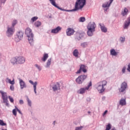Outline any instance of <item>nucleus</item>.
<instances>
[{"label":"nucleus","instance_id":"nucleus-15","mask_svg":"<svg viewBox=\"0 0 130 130\" xmlns=\"http://www.w3.org/2000/svg\"><path fill=\"white\" fill-rule=\"evenodd\" d=\"M60 31H61V27L60 26H57L56 28L51 30V33L56 34V33H58Z\"/></svg>","mask_w":130,"mask_h":130},{"label":"nucleus","instance_id":"nucleus-35","mask_svg":"<svg viewBox=\"0 0 130 130\" xmlns=\"http://www.w3.org/2000/svg\"><path fill=\"white\" fill-rule=\"evenodd\" d=\"M27 101L28 105H29L30 107H31V106H32L31 105L32 103L31 102V101L28 98H27Z\"/></svg>","mask_w":130,"mask_h":130},{"label":"nucleus","instance_id":"nucleus-50","mask_svg":"<svg viewBox=\"0 0 130 130\" xmlns=\"http://www.w3.org/2000/svg\"><path fill=\"white\" fill-rule=\"evenodd\" d=\"M19 104H24V101L23 100H20L19 101Z\"/></svg>","mask_w":130,"mask_h":130},{"label":"nucleus","instance_id":"nucleus-56","mask_svg":"<svg viewBox=\"0 0 130 130\" xmlns=\"http://www.w3.org/2000/svg\"><path fill=\"white\" fill-rule=\"evenodd\" d=\"M88 113L90 114V113H91V112L90 111H88Z\"/></svg>","mask_w":130,"mask_h":130},{"label":"nucleus","instance_id":"nucleus-6","mask_svg":"<svg viewBox=\"0 0 130 130\" xmlns=\"http://www.w3.org/2000/svg\"><path fill=\"white\" fill-rule=\"evenodd\" d=\"M87 79V75H81L79 76L76 79V82L77 84L81 85V84L83 83V82L85 81Z\"/></svg>","mask_w":130,"mask_h":130},{"label":"nucleus","instance_id":"nucleus-44","mask_svg":"<svg viewBox=\"0 0 130 130\" xmlns=\"http://www.w3.org/2000/svg\"><path fill=\"white\" fill-rule=\"evenodd\" d=\"M120 40L122 42H124V40H125V38H124L123 37H121L120 38Z\"/></svg>","mask_w":130,"mask_h":130},{"label":"nucleus","instance_id":"nucleus-34","mask_svg":"<svg viewBox=\"0 0 130 130\" xmlns=\"http://www.w3.org/2000/svg\"><path fill=\"white\" fill-rule=\"evenodd\" d=\"M81 46L84 48L85 47H87V46H88V44H87V43H83L81 44Z\"/></svg>","mask_w":130,"mask_h":130},{"label":"nucleus","instance_id":"nucleus-25","mask_svg":"<svg viewBox=\"0 0 130 130\" xmlns=\"http://www.w3.org/2000/svg\"><path fill=\"white\" fill-rule=\"evenodd\" d=\"M73 55L75 56V57H79V51H78V49H75L73 51Z\"/></svg>","mask_w":130,"mask_h":130},{"label":"nucleus","instance_id":"nucleus-22","mask_svg":"<svg viewBox=\"0 0 130 130\" xmlns=\"http://www.w3.org/2000/svg\"><path fill=\"white\" fill-rule=\"evenodd\" d=\"M48 54L47 53H44L43 54V57L42 58V60L44 62H45L46 61L47 58H48Z\"/></svg>","mask_w":130,"mask_h":130},{"label":"nucleus","instance_id":"nucleus-40","mask_svg":"<svg viewBox=\"0 0 130 130\" xmlns=\"http://www.w3.org/2000/svg\"><path fill=\"white\" fill-rule=\"evenodd\" d=\"M84 127V126H81L80 127H76L75 128V130H82V128H83Z\"/></svg>","mask_w":130,"mask_h":130},{"label":"nucleus","instance_id":"nucleus-43","mask_svg":"<svg viewBox=\"0 0 130 130\" xmlns=\"http://www.w3.org/2000/svg\"><path fill=\"white\" fill-rule=\"evenodd\" d=\"M6 0H0V8L2 7V4H5Z\"/></svg>","mask_w":130,"mask_h":130},{"label":"nucleus","instance_id":"nucleus-52","mask_svg":"<svg viewBox=\"0 0 130 130\" xmlns=\"http://www.w3.org/2000/svg\"><path fill=\"white\" fill-rule=\"evenodd\" d=\"M9 101H8L7 100V101L6 102H4V103H6V106H9Z\"/></svg>","mask_w":130,"mask_h":130},{"label":"nucleus","instance_id":"nucleus-51","mask_svg":"<svg viewBox=\"0 0 130 130\" xmlns=\"http://www.w3.org/2000/svg\"><path fill=\"white\" fill-rule=\"evenodd\" d=\"M107 112H108V111H107V110H106V111L104 112V113L103 114V116H105V115H106V113H107Z\"/></svg>","mask_w":130,"mask_h":130},{"label":"nucleus","instance_id":"nucleus-9","mask_svg":"<svg viewBox=\"0 0 130 130\" xmlns=\"http://www.w3.org/2000/svg\"><path fill=\"white\" fill-rule=\"evenodd\" d=\"M85 33L82 31H78L76 32V37L78 40H80L81 38L84 37Z\"/></svg>","mask_w":130,"mask_h":130},{"label":"nucleus","instance_id":"nucleus-41","mask_svg":"<svg viewBox=\"0 0 130 130\" xmlns=\"http://www.w3.org/2000/svg\"><path fill=\"white\" fill-rule=\"evenodd\" d=\"M16 24H17V21L16 20H13V22H12V27H15Z\"/></svg>","mask_w":130,"mask_h":130},{"label":"nucleus","instance_id":"nucleus-2","mask_svg":"<svg viewBox=\"0 0 130 130\" xmlns=\"http://www.w3.org/2000/svg\"><path fill=\"white\" fill-rule=\"evenodd\" d=\"M25 34L26 36L28 37V40L29 41L30 45H32L33 43H34V41H33V33L32 32V29L29 27L26 28L25 29Z\"/></svg>","mask_w":130,"mask_h":130},{"label":"nucleus","instance_id":"nucleus-42","mask_svg":"<svg viewBox=\"0 0 130 130\" xmlns=\"http://www.w3.org/2000/svg\"><path fill=\"white\" fill-rule=\"evenodd\" d=\"M9 100L11 103H14V99L13 98L11 97V96H9Z\"/></svg>","mask_w":130,"mask_h":130},{"label":"nucleus","instance_id":"nucleus-23","mask_svg":"<svg viewBox=\"0 0 130 130\" xmlns=\"http://www.w3.org/2000/svg\"><path fill=\"white\" fill-rule=\"evenodd\" d=\"M127 13H128V10L126 8H124V10H123L122 11L121 15H122V16H124L126 15Z\"/></svg>","mask_w":130,"mask_h":130},{"label":"nucleus","instance_id":"nucleus-38","mask_svg":"<svg viewBox=\"0 0 130 130\" xmlns=\"http://www.w3.org/2000/svg\"><path fill=\"white\" fill-rule=\"evenodd\" d=\"M85 20L86 19L85 18V17H80L79 19L80 22H85Z\"/></svg>","mask_w":130,"mask_h":130},{"label":"nucleus","instance_id":"nucleus-54","mask_svg":"<svg viewBox=\"0 0 130 130\" xmlns=\"http://www.w3.org/2000/svg\"><path fill=\"white\" fill-rule=\"evenodd\" d=\"M112 130H116L115 128H113Z\"/></svg>","mask_w":130,"mask_h":130},{"label":"nucleus","instance_id":"nucleus-46","mask_svg":"<svg viewBox=\"0 0 130 130\" xmlns=\"http://www.w3.org/2000/svg\"><path fill=\"white\" fill-rule=\"evenodd\" d=\"M15 108H16L17 111H18V112H19V113H20V114H22V112H21V111L20 110H19V109H18V108H17V107H15Z\"/></svg>","mask_w":130,"mask_h":130},{"label":"nucleus","instance_id":"nucleus-11","mask_svg":"<svg viewBox=\"0 0 130 130\" xmlns=\"http://www.w3.org/2000/svg\"><path fill=\"white\" fill-rule=\"evenodd\" d=\"M14 32H15V27L13 26L12 27H8L7 33L8 36L13 35V34H14Z\"/></svg>","mask_w":130,"mask_h":130},{"label":"nucleus","instance_id":"nucleus-7","mask_svg":"<svg viewBox=\"0 0 130 130\" xmlns=\"http://www.w3.org/2000/svg\"><path fill=\"white\" fill-rule=\"evenodd\" d=\"M24 36V33L22 32V31H19L17 33V38H15V40L17 42H19L21 39H22L23 36Z\"/></svg>","mask_w":130,"mask_h":130},{"label":"nucleus","instance_id":"nucleus-45","mask_svg":"<svg viewBox=\"0 0 130 130\" xmlns=\"http://www.w3.org/2000/svg\"><path fill=\"white\" fill-rule=\"evenodd\" d=\"M14 89H15V87H14V85H11L10 90H11V91H14Z\"/></svg>","mask_w":130,"mask_h":130},{"label":"nucleus","instance_id":"nucleus-55","mask_svg":"<svg viewBox=\"0 0 130 130\" xmlns=\"http://www.w3.org/2000/svg\"><path fill=\"white\" fill-rule=\"evenodd\" d=\"M123 2H126V0H122Z\"/></svg>","mask_w":130,"mask_h":130},{"label":"nucleus","instance_id":"nucleus-30","mask_svg":"<svg viewBox=\"0 0 130 130\" xmlns=\"http://www.w3.org/2000/svg\"><path fill=\"white\" fill-rule=\"evenodd\" d=\"M35 26L36 27H40L41 26V22L38 21L35 23Z\"/></svg>","mask_w":130,"mask_h":130},{"label":"nucleus","instance_id":"nucleus-12","mask_svg":"<svg viewBox=\"0 0 130 130\" xmlns=\"http://www.w3.org/2000/svg\"><path fill=\"white\" fill-rule=\"evenodd\" d=\"M67 36H72V35H74V33H75V30L73 28H68L66 31Z\"/></svg>","mask_w":130,"mask_h":130},{"label":"nucleus","instance_id":"nucleus-47","mask_svg":"<svg viewBox=\"0 0 130 130\" xmlns=\"http://www.w3.org/2000/svg\"><path fill=\"white\" fill-rule=\"evenodd\" d=\"M122 72L123 74H124L125 73V67H124L123 68H122Z\"/></svg>","mask_w":130,"mask_h":130},{"label":"nucleus","instance_id":"nucleus-21","mask_svg":"<svg viewBox=\"0 0 130 130\" xmlns=\"http://www.w3.org/2000/svg\"><path fill=\"white\" fill-rule=\"evenodd\" d=\"M130 24V17L128 18L127 20L125 22L124 29H126Z\"/></svg>","mask_w":130,"mask_h":130},{"label":"nucleus","instance_id":"nucleus-37","mask_svg":"<svg viewBox=\"0 0 130 130\" xmlns=\"http://www.w3.org/2000/svg\"><path fill=\"white\" fill-rule=\"evenodd\" d=\"M0 125H7V124L4 122V121L0 120Z\"/></svg>","mask_w":130,"mask_h":130},{"label":"nucleus","instance_id":"nucleus-5","mask_svg":"<svg viewBox=\"0 0 130 130\" xmlns=\"http://www.w3.org/2000/svg\"><path fill=\"white\" fill-rule=\"evenodd\" d=\"M90 87H92V81H90L88 85L85 88H81L78 90V93L79 94H84V93H86V92H87L89 89H90Z\"/></svg>","mask_w":130,"mask_h":130},{"label":"nucleus","instance_id":"nucleus-3","mask_svg":"<svg viewBox=\"0 0 130 130\" xmlns=\"http://www.w3.org/2000/svg\"><path fill=\"white\" fill-rule=\"evenodd\" d=\"M96 28V24L94 22H90L87 26V35L88 36H92L93 32H95V28Z\"/></svg>","mask_w":130,"mask_h":130},{"label":"nucleus","instance_id":"nucleus-36","mask_svg":"<svg viewBox=\"0 0 130 130\" xmlns=\"http://www.w3.org/2000/svg\"><path fill=\"white\" fill-rule=\"evenodd\" d=\"M12 113L15 115V116H17V109H13L12 111Z\"/></svg>","mask_w":130,"mask_h":130},{"label":"nucleus","instance_id":"nucleus-8","mask_svg":"<svg viewBox=\"0 0 130 130\" xmlns=\"http://www.w3.org/2000/svg\"><path fill=\"white\" fill-rule=\"evenodd\" d=\"M126 88H127V83H126V82H124L121 84V87L119 89V91L120 92H124V91H125V89H126Z\"/></svg>","mask_w":130,"mask_h":130},{"label":"nucleus","instance_id":"nucleus-16","mask_svg":"<svg viewBox=\"0 0 130 130\" xmlns=\"http://www.w3.org/2000/svg\"><path fill=\"white\" fill-rule=\"evenodd\" d=\"M19 84L21 89H24V88H26V83H25V82H24L23 80L19 79Z\"/></svg>","mask_w":130,"mask_h":130},{"label":"nucleus","instance_id":"nucleus-19","mask_svg":"<svg viewBox=\"0 0 130 130\" xmlns=\"http://www.w3.org/2000/svg\"><path fill=\"white\" fill-rule=\"evenodd\" d=\"M113 0H110L109 2H106V3L103 4V8H109L110 7V5L112 3Z\"/></svg>","mask_w":130,"mask_h":130},{"label":"nucleus","instance_id":"nucleus-49","mask_svg":"<svg viewBox=\"0 0 130 130\" xmlns=\"http://www.w3.org/2000/svg\"><path fill=\"white\" fill-rule=\"evenodd\" d=\"M81 71H82V70L80 68V69L78 71H77V72H76V74H80Z\"/></svg>","mask_w":130,"mask_h":130},{"label":"nucleus","instance_id":"nucleus-20","mask_svg":"<svg viewBox=\"0 0 130 130\" xmlns=\"http://www.w3.org/2000/svg\"><path fill=\"white\" fill-rule=\"evenodd\" d=\"M99 25L101 27V31L104 32V33H106L107 32V28L104 26V25L102 24L101 23L99 24Z\"/></svg>","mask_w":130,"mask_h":130},{"label":"nucleus","instance_id":"nucleus-57","mask_svg":"<svg viewBox=\"0 0 130 130\" xmlns=\"http://www.w3.org/2000/svg\"><path fill=\"white\" fill-rule=\"evenodd\" d=\"M2 130H7V129H2Z\"/></svg>","mask_w":130,"mask_h":130},{"label":"nucleus","instance_id":"nucleus-28","mask_svg":"<svg viewBox=\"0 0 130 130\" xmlns=\"http://www.w3.org/2000/svg\"><path fill=\"white\" fill-rule=\"evenodd\" d=\"M6 82L9 83L12 85H13L15 84V80H14L11 81V79H10L9 78L6 79Z\"/></svg>","mask_w":130,"mask_h":130},{"label":"nucleus","instance_id":"nucleus-33","mask_svg":"<svg viewBox=\"0 0 130 130\" xmlns=\"http://www.w3.org/2000/svg\"><path fill=\"white\" fill-rule=\"evenodd\" d=\"M38 19V17H34L31 19V21L32 22V23H34V22H35V21H37V20Z\"/></svg>","mask_w":130,"mask_h":130},{"label":"nucleus","instance_id":"nucleus-58","mask_svg":"<svg viewBox=\"0 0 130 130\" xmlns=\"http://www.w3.org/2000/svg\"><path fill=\"white\" fill-rule=\"evenodd\" d=\"M67 12H70V11H69V10H67Z\"/></svg>","mask_w":130,"mask_h":130},{"label":"nucleus","instance_id":"nucleus-29","mask_svg":"<svg viewBox=\"0 0 130 130\" xmlns=\"http://www.w3.org/2000/svg\"><path fill=\"white\" fill-rule=\"evenodd\" d=\"M120 105H121L122 106H123V105H125L126 103H125V99H121L119 102Z\"/></svg>","mask_w":130,"mask_h":130},{"label":"nucleus","instance_id":"nucleus-53","mask_svg":"<svg viewBox=\"0 0 130 130\" xmlns=\"http://www.w3.org/2000/svg\"><path fill=\"white\" fill-rule=\"evenodd\" d=\"M54 124H55V121H54L53 123Z\"/></svg>","mask_w":130,"mask_h":130},{"label":"nucleus","instance_id":"nucleus-13","mask_svg":"<svg viewBox=\"0 0 130 130\" xmlns=\"http://www.w3.org/2000/svg\"><path fill=\"white\" fill-rule=\"evenodd\" d=\"M49 2L51 3V5L55 7V8H57L58 10H60L61 11H66L65 10H62L57 5H56V3L55 2L56 0H49Z\"/></svg>","mask_w":130,"mask_h":130},{"label":"nucleus","instance_id":"nucleus-14","mask_svg":"<svg viewBox=\"0 0 130 130\" xmlns=\"http://www.w3.org/2000/svg\"><path fill=\"white\" fill-rule=\"evenodd\" d=\"M25 62V58L22 56L17 57V63H24Z\"/></svg>","mask_w":130,"mask_h":130},{"label":"nucleus","instance_id":"nucleus-32","mask_svg":"<svg viewBox=\"0 0 130 130\" xmlns=\"http://www.w3.org/2000/svg\"><path fill=\"white\" fill-rule=\"evenodd\" d=\"M111 129V124L110 123H108V125L106 126L105 130H110Z\"/></svg>","mask_w":130,"mask_h":130},{"label":"nucleus","instance_id":"nucleus-4","mask_svg":"<svg viewBox=\"0 0 130 130\" xmlns=\"http://www.w3.org/2000/svg\"><path fill=\"white\" fill-rule=\"evenodd\" d=\"M106 85H107V82L105 80L100 82L96 84V89L99 93H103V92L105 91L104 86H106Z\"/></svg>","mask_w":130,"mask_h":130},{"label":"nucleus","instance_id":"nucleus-1","mask_svg":"<svg viewBox=\"0 0 130 130\" xmlns=\"http://www.w3.org/2000/svg\"><path fill=\"white\" fill-rule=\"evenodd\" d=\"M86 5V0H77L75 5V8L70 10V12H76L79 10H82Z\"/></svg>","mask_w":130,"mask_h":130},{"label":"nucleus","instance_id":"nucleus-18","mask_svg":"<svg viewBox=\"0 0 130 130\" xmlns=\"http://www.w3.org/2000/svg\"><path fill=\"white\" fill-rule=\"evenodd\" d=\"M29 82L30 84H31V85H33V86H34V92H35V94H36V93H37V92H36V86H37V82L36 81L34 83L32 80H29Z\"/></svg>","mask_w":130,"mask_h":130},{"label":"nucleus","instance_id":"nucleus-17","mask_svg":"<svg viewBox=\"0 0 130 130\" xmlns=\"http://www.w3.org/2000/svg\"><path fill=\"white\" fill-rule=\"evenodd\" d=\"M53 91H57L60 89V85L58 83H57L52 87Z\"/></svg>","mask_w":130,"mask_h":130},{"label":"nucleus","instance_id":"nucleus-48","mask_svg":"<svg viewBox=\"0 0 130 130\" xmlns=\"http://www.w3.org/2000/svg\"><path fill=\"white\" fill-rule=\"evenodd\" d=\"M128 72H130V63L128 64L127 69Z\"/></svg>","mask_w":130,"mask_h":130},{"label":"nucleus","instance_id":"nucleus-10","mask_svg":"<svg viewBox=\"0 0 130 130\" xmlns=\"http://www.w3.org/2000/svg\"><path fill=\"white\" fill-rule=\"evenodd\" d=\"M0 93L2 96V99L4 102H7L8 100V94L7 92H4L3 91H0Z\"/></svg>","mask_w":130,"mask_h":130},{"label":"nucleus","instance_id":"nucleus-27","mask_svg":"<svg viewBox=\"0 0 130 130\" xmlns=\"http://www.w3.org/2000/svg\"><path fill=\"white\" fill-rule=\"evenodd\" d=\"M11 61L13 64H15V63H18L17 57L12 58Z\"/></svg>","mask_w":130,"mask_h":130},{"label":"nucleus","instance_id":"nucleus-39","mask_svg":"<svg viewBox=\"0 0 130 130\" xmlns=\"http://www.w3.org/2000/svg\"><path fill=\"white\" fill-rule=\"evenodd\" d=\"M35 66L36 67H37L38 68L39 71H41L42 68H41V67H40V66H39L37 64H36Z\"/></svg>","mask_w":130,"mask_h":130},{"label":"nucleus","instance_id":"nucleus-24","mask_svg":"<svg viewBox=\"0 0 130 130\" xmlns=\"http://www.w3.org/2000/svg\"><path fill=\"white\" fill-rule=\"evenodd\" d=\"M110 53L111 55H114V56L117 55V52L115 51L114 49H111Z\"/></svg>","mask_w":130,"mask_h":130},{"label":"nucleus","instance_id":"nucleus-26","mask_svg":"<svg viewBox=\"0 0 130 130\" xmlns=\"http://www.w3.org/2000/svg\"><path fill=\"white\" fill-rule=\"evenodd\" d=\"M80 69L83 73H87V70H86V66L85 65H81Z\"/></svg>","mask_w":130,"mask_h":130},{"label":"nucleus","instance_id":"nucleus-31","mask_svg":"<svg viewBox=\"0 0 130 130\" xmlns=\"http://www.w3.org/2000/svg\"><path fill=\"white\" fill-rule=\"evenodd\" d=\"M51 64V58H50L48 60L47 62L46 68H49V66Z\"/></svg>","mask_w":130,"mask_h":130}]
</instances>
